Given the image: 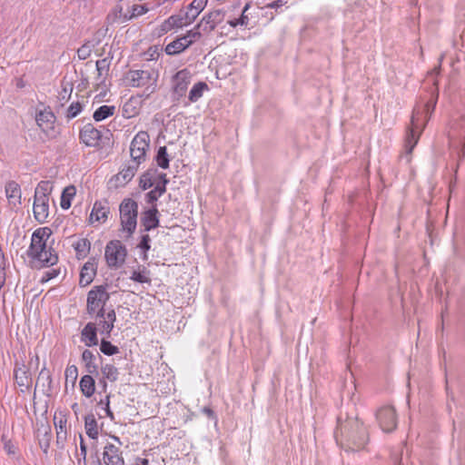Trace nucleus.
<instances>
[{
  "mask_svg": "<svg viewBox=\"0 0 465 465\" xmlns=\"http://www.w3.org/2000/svg\"><path fill=\"white\" fill-rule=\"evenodd\" d=\"M14 375L16 384L21 388L23 392L32 386L33 379L29 368L24 362L15 364Z\"/></svg>",
  "mask_w": 465,
  "mask_h": 465,
  "instance_id": "nucleus-12",
  "label": "nucleus"
},
{
  "mask_svg": "<svg viewBox=\"0 0 465 465\" xmlns=\"http://www.w3.org/2000/svg\"><path fill=\"white\" fill-rule=\"evenodd\" d=\"M159 211L156 205L152 206V208L144 211L142 213L141 223L143 226L144 232H149L154 228L159 226Z\"/></svg>",
  "mask_w": 465,
  "mask_h": 465,
  "instance_id": "nucleus-18",
  "label": "nucleus"
},
{
  "mask_svg": "<svg viewBox=\"0 0 465 465\" xmlns=\"http://www.w3.org/2000/svg\"><path fill=\"white\" fill-rule=\"evenodd\" d=\"M158 74L153 69L129 70L124 77L126 86L143 88L139 97L147 100L157 89Z\"/></svg>",
  "mask_w": 465,
  "mask_h": 465,
  "instance_id": "nucleus-4",
  "label": "nucleus"
},
{
  "mask_svg": "<svg viewBox=\"0 0 465 465\" xmlns=\"http://www.w3.org/2000/svg\"><path fill=\"white\" fill-rule=\"evenodd\" d=\"M107 380H104V377L99 381V384L102 385V390L104 392H106L107 391Z\"/></svg>",
  "mask_w": 465,
  "mask_h": 465,
  "instance_id": "nucleus-63",
  "label": "nucleus"
},
{
  "mask_svg": "<svg viewBox=\"0 0 465 465\" xmlns=\"http://www.w3.org/2000/svg\"><path fill=\"white\" fill-rule=\"evenodd\" d=\"M287 3L286 0H275L266 5L267 8L279 9Z\"/></svg>",
  "mask_w": 465,
  "mask_h": 465,
  "instance_id": "nucleus-56",
  "label": "nucleus"
},
{
  "mask_svg": "<svg viewBox=\"0 0 465 465\" xmlns=\"http://www.w3.org/2000/svg\"><path fill=\"white\" fill-rule=\"evenodd\" d=\"M150 242H151L150 236L148 234H143L141 236V241H140L139 244L137 245V247L143 251L142 259L144 261H146L148 259L147 252L151 248Z\"/></svg>",
  "mask_w": 465,
  "mask_h": 465,
  "instance_id": "nucleus-42",
  "label": "nucleus"
},
{
  "mask_svg": "<svg viewBox=\"0 0 465 465\" xmlns=\"http://www.w3.org/2000/svg\"><path fill=\"white\" fill-rule=\"evenodd\" d=\"M155 161L157 165L163 169H167L169 167L170 158L167 153L166 146L159 147L155 156Z\"/></svg>",
  "mask_w": 465,
  "mask_h": 465,
  "instance_id": "nucleus-38",
  "label": "nucleus"
},
{
  "mask_svg": "<svg viewBox=\"0 0 465 465\" xmlns=\"http://www.w3.org/2000/svg\"><path fill=\"white\" fill-rule=\"evenodd\" d=\"M208 89V85L204 82L196 83L189 92L188 99L190 103L197 102L203 94V92Z\"/></svg>",
  "mask_w": 465,
  "mask_h": 465,
  "instance_id": "nucleus-30",
  "label": "nucleus"
},
{
  "mask_svg": "<svg viewBox=\"0 0 465 465\" xmlns=\"http://www.w3.org/2000/svg\"><path fill=\"white\" fill-rule=\"evenodd\" d=\"M49 197L35 194L34 204H48Z\"/></svg>",
  "mask_w": 465,
  "mask_h": 465,
  "instance_id": "nucleus-57",
  "label": "nucleus"
},
{
  "mask_svg": "<svg viewBox=\"0 0 465 465\" xmlns=\"http://www.w3.org/2000/svg\"><path fill=\"white\" fill-rule=\"evenodd\" d=\"M82 109L83 106L79 102L73 103L67 109V118L72 119L76 117Z\"/></svg>",
  "mask_w": 465,
  "mask_h": 465,
  "instance_id": "nucleus-47",
  "label": "nucleus"
},
{
  "mask_svg": "<svg viewBox=\"0 0 465 465\" xmlns=\"http://www.w3.org/2000/svg\"><path fill=\"white\" fill-rule=\"evenodd\" d=\"M153 184L154 181L153 180V175L151 173H145L141 176L139 185L143 190H147Z\"/></svg>",
  "mask_w": 465,
  "mask_h": 465,
  "instance_id": "nucleus-45",
  "label": "nucleus"
},
{
  "mask_svg": "<svg viewBox=\"0 0 465 465\" xmlns=\"http://www.w3.org/2000/svg\"><path fill=\"white\" fill-rule=\"evenodd\" d=\"M76 193L75 187L74 185L67 186L64 189L61 195V203L60 205L62 209L67 210L71 207V202L74 197Z\"/></svg>",
  "mask_w": 465,
  "mask_h": 465,
  "instance_id": "nucleus-32",
  "label": "nucleus"
},
{
  "mask_svg": "<svg viewBox=\"0 0 465 465\" xmlns=\"http://www.w3.org/2000/svg\"><path fill=\"white\" fill-rule=\"evenodd\" d=\"M130 279L139 283H151L150 272L145 267L139 271H134Z\"/></svg>",
  "mask_w": 465,
  "mask_h": 465,
  "instance_id": "nucleus-37",
  "label": "nucleus"
},
{
  "mask_svg": "<svg viewBox=\"0 0 465 465\" xmlns=\"http://www.w3.org/2000/svg\"><path fill=\"white\" fill-rule=\"evenodd\" d=\"M149 11V9L146 7L145 5H134L132 6V13L129 16L130 19L137 16H141L144 14H146Z\"/></svg>",
  "mask_w": 465,
  "mask_h": 465,
  "instance_id": "nucleus-48",
  "label": "nucleus"
},
{
  "mask_svg": "<svg viewBox=\"0 0 465 465\" xmlns=\"http://www.w3.org/2000/svg\"><path fill=\"white\" fill-rule=\"evenodd\" d=\"M225 17V13L223 10H214L204 15L200 23L197 25V28H202L204 32L213 31L215 26L221 24Z\"/></svg>",
  "mask_w": 465,
  "mask_h": 465,
  "instance_id": "nucleus-11",
  "label": "nucleus"
},
{
  "mask_svg": "<svg viewBox=\"0 0 465 465\" xmlns=\"http://www.w3.org/2000/svg\"><path fill=\"white\" fill-rule=\"evenodd\" d=\"M52 192V183L49 181H41L36 188L35 194L49 196Z\"/></svg>",
  "mask_w": 465,
  "mask_h": 465,
  "instance_id": "nucleus-44",
  "label": "nucleus"
},
{
  "mask_svg": "<svg viewBox=\"0 0 465 465\" xmlns=\"http://www.w3.org/2000/svg\"><path fill=\"white\" fill-rule=\"evenodd\" d=\"M119 212L122 231L126 233V237H131L137 226L138 203L131 198H125L119 206Z\"/></svg>",
  "mask_w": 465,
  "mask_h": 465,
  "instance_id": "nucleus-5",
  "label": "nucleus"
},
{
  "mask_svg": "<svg viewBox=\"0 0 465 465\" xmlns=\"http://www.w3.org/2000/svg\"><path fill=\"white\" fill-rule=\"evenodd\" d=\"M82 361L84 364V368L87 373L90 374H97L98 373V364L96 362L97 358L102 359L99 352L94 353L91 350L85 349L82 352Z\"/></svg>",
  "mask_w": 465,
  "mask_h": 465,
  "instance_id": "nucleus-21",
  "label": "nucleus"
},
{
  "mask_svg": "<svg viewBox=\"0 0 465 465\" xmlns=\"http://www.w3.org/2000/svg\"><path fill=\"white\" fill-rule=\"evenodd\" d=\"M115 110L116 108L114 105H102L94 111L93 117L94 121L100 122L114 115Z\"/></svg>",
  "mask_w": 465,
  "mask_h": 465,
  "instance_id": "nucleus-31",
  "label": "nucleus"
},
{
  "mask_svg": "<svg viewBox=\"0 0 465 465\" xmlns=\"http://www.w3.org/2000/svg\"><path fill=\"white\" fill-rule=\"evenodd\" d=\"M65 379L71 381L73 383L75 382L78 377V370L75 365H70L65 369Z\"/></svg>",
  "mask_w": 465,
  "mask_h": 465,
  "instance_id": "nucleus-49",
  "label": "nucleus"
},
{
  "mask_svg": "<svg viewBox=\"0 0 465 465\" xmlns=\"http://www.w3.org/2000/svg\"><path fill=\"white\" fill-rule=\"evenodd\" d=\"M189 24L182 15H173L164 20L158 27V35H163L174 28H182Z\"/></svg>",
  "mask_w": 465,
  "mask_h": 465,
  "instance_id": "nucleus-16",
  "label": "nucleus"
},
{
  "mask_svg": "<svg viewBox=\"0 0 465 465\" xmlns=\"http://www.w3.org/2000/svg\"><path fill=\"white\" fill-rule=\"evenodd\" d=\"M81 141L89 147H97L102 140V133L93 124H86L80 131Z\"/></svg>",
  "mask_w": 465,
  "mask_h": 465,
  "instance_id": "nucleus-10",
  "label": "nucleus"
},
{
  "mask_svg": "<svg viewBox=\"0 0 465 465\" xmlns=\"http://www.w3.org/2000/svg\"><path fill=\"white\" fill-rule=\"evenodd\" d=\"M37 384H40L43 388H46L47 391L52 390V377L46 367H43L40 371Z\"/></svg>",
  "mask_w": 465,
  "mask_h": 465,
  "instance_id": "nucleus-39",
  "label": "nucleus"
},
{
  "mask_svg": "<svg viewBox=\"0 0 465 465\" xmlns=\"http://www.w3.org/2000/svg\"><path fill=\"white\" fill-rule=\"evenodd\" d=\"M45 435L47 437L45 441L40 440V446L43 449L45 452H47V450L49 448V440L51 435V429L49 426L44 427Z\"/></svg>",
  "mask_w": 465,
  "mask_h": 465,
  "instance_id": "nucleus-51",
  "label": "nucleus"
},
{
  "mask_svg": "<svg viewBox=\"0 0 465 465\" xmlns=\"http://www.w3.org/2000/svg\"><path fill=\"white\" fill-rule=\"evenodd\" d=\"M73 246L76 252L77 257L84 258L89 252L91 244L87 239L82 238L75 242Z\"/></svg>",
  "mask_w": 465,
  "mask_h": 465,
  "instance_id": "nucleus-35",
  "label": "nucleus"
},
{
  "mask_svg": "<svg viewBox=\"0 0 465 465\" xmlns=\"http://www.w3.org/2000/svg\"><path fill=\"white\" fill-rule=\"evenodd\" d=\"M192 74L187 69L178 71L173 77V96L175 101H179L186 94L187 88L191 84Z\"/></svg>",
  "mask_w": 465,
  "mask_h": 465,
  "instance_id": "nucleus-8",
  "label": "nucleus"
},
{
  "mask_svg": "<svg viewBox=\"0 0 465 465\" xmlns=\"http://www.w3.org/2000/svg\"><path fill=\"white\" fill-rule=\"evenodd\" d=\"M94 275H95L94 264L91 263V262H86L82 268V271L80 273L79 284L84 287L89 285L93 282Z\"/></svg>",
  "mask_w": 465,
  "mask_h": 465,
  "instance_id": "nucleus-28",
  "label": "nucleus"
},
{
  "mask_svg": "<svg viewBox=\"0 0 465 465\" xmlns=\"http://www.w3.org/2000/svg\"><path fill=\"white\" fill-rule=\"evenodd\" d=\"M160 196L161 195H158V193L153 189L146 193V202L147 203L152 204V206L156 205L155 203Z\"/></svg>",
  "mask_w": 465,
  "mask_h": 465,
  "instance_id": "nucleus-52",
  "label": "nucleus"
},
{
  "mask_svg": "<svg viewBox=\"0 0 465 465\" xmlns=\"http://www.w3.org/2000/svg\"><path fill=\"white\" fill-rule=\"evenodd\" d=\"M101 372L104 380H107L110 382H114L118 380L119 371L118 369L113 364H104L101 367Z\"/></svg>",
  "mask_w": 465,
  "mask_h": 465,
  "instance_id": "nucleus-33",
  "label": "nucleus"
},
{
  "mask_svg": "<svg viewBox=\"0 0 465 465\" xmlns=\"http://www.w3.org/2000/svg\"><path fill=\"white\" fill-rule=\"evenodd\" d=\"M203 412L207 415L209 418H212V419H215V414L213 412V411L208 407H204L203 409Z\"/></svg>",
  "mask_w": 465,
  "mask_h": 465,
  "instance_id": "nucleus-59",
  "label": "nucleus"
},
{
  "mask_svg": "<svg viewBox=\"0 0 465 465\" xmlns=\"http://www.w3.org/2000/svg\"><path fill=\"white\" fill-rule=\"evenodd\" d=\"M249 7H250V5L246 4L245 6L243 7L242 11L241 16L239 18H237V19H230V20H228V24L232 27H236L238 25H242V26L244 25V26H246L249 24V17L246 15V12L249 9Z\"/></svg>",
  "mask_w": 465,
  "mask_h": 465,
  "instance_id": "nucleus-41",
  "label": "nucleus"
},
{
  "mask_svg": "<svg viewBox=\"0 0 465 465\" xmlns=\"http://www.w3.org/2000/svg\"><path fill=\"white\" fill-rule=\"evenodd\" d=\"M34 216L37 222L44 223L49 214V204H34Z\"/></svg>",
  "mask_w": 465,
  "mask_h": 465,
  "instance_id": "nucleus-34",
  "label": "nucleus"
},
{
  "mask_svg": "<svg viewBox=\"0 0 465 465\" xmlns=\"http://www.w3.org/2000/svg\"><path fill=\"white\" fill-rule=\"evenodd\" d=\"M72 90V87L64 86L61 92L59 93V98L61 100L67 101L71 96Z\"/></svg>",
  "mask_w": 465,
  "mask_h": 465,
  "instance_id": "nucleus-53",
  "label": "nucleus"
},
{
  "mask_svg": "<svg viewBox=\"0 0 465 465\" xmlns=\"http://www.w3.org/2000/svg\"><path fill=\"white\" fill-rule=\"evenodd\" d=\"M134 465H149V462L147 459L137 458Z\"/></svg>",
  "mask_w": 465,
  "mask_h": 465,
  "instance_id": "nucleus-62",
  "label": "nucleus"
},
{
  "mask_svg": "<svg viewBox=\"0 0 465 465\" xmlns=\"http://www.w3.org/2000/svg\"><path fill=\"white\" fill-rule=\"evenodd\" d=\"M140 97L132 96L123 106V115L125 118H132L139 114L141 108Z\"/></svg>",
  "mask_w": 465,
  "mask_h": 465,
  "instance_id": "nucleus-25",
  "label": "nucleus"
},
{
  "mask_svg": "<svg viewBox=\"0 0 465 465\" xmlns=\"http://www.w3.org/2000/svg\"><path fill=\"white\" fill-rule=\"evenodd\" d=\"M110 60L108 58H103L96 61V71L97 76L95 82L97 85L105 84V80L108 75Z\"/></svg>",
  "mask_w": 465,
  "mask_h": 465,
  "instance_id": "nucleus-26",
  "label": "nucleus"
},
{
  "mask_svg": "<svg viewBox=\"0 0 465 465\" xmlns=\"http://www.w3.org/2000/svg\"><path fill=\"white\" fill-rule=\"evenodd\" d=\"M208 0H193L183 15L186 23L192 24L206 6Z\"/></svg>",
  "mask_w": 465,
  "mask_h": 465,
  "instance_id": "nucleus-22",
  "label": "nucleus"
},
{
  "mask_svg": "<svg viewBox=\"0 0 465 465\" xmlns=\"http://www.w3.org/2000/svg\"><path fill=\"white\" fill-rule=\"evenodd\" d=\"M5 194L10 204L16 206L20 203L21 189L15 181H10L5 185Z\"/></svg>",
  "mask_w": 465,
  "mask_h": 465,
  "instance_id": "nucleus-24",
  "label": "nucleus"
},
{
  "mask_svg": "<svg viewBox=\"0 0 465 465\" xmlns=\"http://www.w3.org/2000/svg\"><path fill=\"white\" fill-rule=\"evenodd\" d=\"M411 125H412V127H411L410 134H408L407 140H406V146L408 147V151L410 153L412 151L413 147L415 146V144L417 143V141H418V137H416L415 132H414V129L418 128L417 117H416L415 113L413 114V115L411 117Z\"/></svg>",
  "mask_w": 465,
  "mask_h": 465,
  "instance_id": "nucleus-36",
  "label": "nucleus"
},
{
  "mask_svg": "<svg viewBox=\"0 0 465 465\" xmlns=\"http://www.w3.org/2000/svg\"><path fill=\"white\" fill-rule=\"evenodd\" d=\"M80 390L86 398H90L95 391V381L92 374L84 375L79 382Z\"/></svg>",
  "mask_w": 465,
  "mask_h": 465,
  "instance_id": "nucleus-27",
  "label": "nucleus"
},
{
  "mask_svg": "<svg viewBox=\"0 0 465 465\" xmlns=\"http://www.w3.org/2000/svg\"><path fill=\"white\" fill-rule=\"evenodd\" d=\"M103 460L105 465H124L123 452L120 448L107 443L104 448Z\"/></svg>",
  "mask_w": 465,
  "mask_h": 465,
  "instance_id": "nucleus-13",
  "label": "nucleus"
},
{
  "mask_svg": "<svg viewBox=\"0 0 465 465\" xmlns=\"http://www.w3.org/2000/svg\"><path fill=\"white\" fill-rule=\"evenodd\" d=\"M200 29L201 28H197L196 25L193 29L188 31L186 35H183V38H186L187 41H190V45L201 38L202 34Z\"/></svg>",
  "mask_w": 465,
  "mask_h": 465,
  "instance_id": "nucleus-46",
  "label": "nucleus"
},
{
  "mask_svg": "<svg viewBox=\"0 0 465 465\" xmlns=\"http://www.w3.org/2000/svg\"><path fill=\"white\" fill-rule=\"evenodd\" d=\"M154 191L158 193V195H163L166 192V185L167 183H164L163 182H154Z\"/></svg>",
  "mask_w": 465,
  "mask_h": 465,
  "instance_id": "nucleus-55",
  "label": "nucleus"
},
{
  "mask_svg": "<svg viewBox=\"0 0 465 465\" xmlns=\"http://www.w3.org/2000/svg\"><path fill=\"white\" fill-rule=\"evenodd\" d=\"M460 129L462 131L461 135H464V144H463V146L465 147V118L462 120V122L460 124Z\"/></svg>",
  "mask_w": 465,
  "mask_h": 465,
  "instance_id": "nucleus-64",
  "label": "nucleus"
},
{
  "mask_svg": "<svg viewBox=\"0 0 465 465\" xmlns=\"http://www.w3.org/2000/svg\"><path fill=\"white\" fill-rule=\"evenodd\" d=\"M154 182H163L164 183H169L166 173H161L157 174V179Z\"/></svg>",
  "mask_w": 465,
  "mask_h": 465,
  "instance_id": "nucleus-58",
  "label": "nucleus"
},
{
  "mask_svg": "<svg viewBox=\"0 0 465 465\" xmlns=\"http://www.w3.org/2000/svg\"><path fill=\"white\" fill-rule=\"evenodd\" d=\"M92 53L91 46L89 45H83L80 48L77 50V55L78 58L81 60L87 59Z\"/></svg>",
  "mask_w": 465,
  "mask_h": 465,
  "instance_id": "nucleus-50",
  "label": "nucleus"
},
{
  "mask_svg": "<svg viewBox=\"0 0 465 465\" xmlns=\"http://www.w3.org/2000/svg\"><path fill=\"white\" fill-rule=\"evenodd\" d=\"M126 255L127 250L120 241L113 240L107 243L104 256L110 268H117L124 264Z\"/></svg>",
  "mask_w": 465,
  "mask_h": 465,
  "instance_id": "nucleus-6",
  "label": "nucleus"
},
{
  "mask_svg": "<svg viewBox=\"0 0 465 465\" xmlns=\"http://www.w3.org/2000/svg\"><path fill=\"white\" fill-rule=\"evenodd\" d=\"M376 419L381 429L385 432L392 431L397 426L396 411L391 406H384L379 409Z\"/></svg>",
  "mask_w": 465,
  "mask_h": 465,
  "instance_id": "nucleus-9",
  "label": "nucleus"
},
{
  "mask_svg": "<svg viewBox=\"0 0 465 465\" xmlns=\"http://www.w3.org/2000/svg\"><path fill=\"white\" fill-rule=\"evenodd\" d=\"M29 364L31 366H35V368H38L39 365V357L38 355H35L30 359Z\"/></svg>",
  "mask_w": 465,
  "mask_h": 465,
  "instance_id": "nucleus-60",
  "label": "nucleus"
},
{
  "mask_svg": "<svg viewBox=\"0 0 465 465\" xmlns=\"http://www.w3.org/2000/svg\"><path fill=\"white\" fill-rule=\"evenodd\" d=\"M84 429L87 436L93 440H96L99 435L97 420L94 414H88L84 418Z\"/></svg>",
  "mask_w": 465,
  "mask_h": 465,
  "instance_id": "nucleus-29",
  "label": "nucleus"
},
{
  "mask_svg": "<svg viewBox=\"0 0 465 465\" xmlns=\"http://www.w3.org/2000/svg\"><path fill=\"white\" fill-rule=\"evenodd\" d=\"M97 323L88 322L81 331V341L87 347H94L98 344Z\"/></svg>",
  "mask_w": 465,
  "mask_h": 465,
  "instance_id": "nucleus-19",
  "label": "nucleus"
},
{
  "mask_svg": "<svg viewBox=\"0 0 465 465\" xmlns=\"http://www.w3.org/2000/svg\"><path fill=\"white\" fill-rule=\"evenodd\" d=\"M110 208L107 202L96 201L94 203L90 213L89 221L91 223L94 222L104 223L108 218Z\"/></svg>",
  "mask_w": 465,
  "mask_h": 465,
  "instance_id": "nucleus-20",
  "label": "nucleus"
},
{
  "mask_svg": "<svg viewBox=\"0 0 465 465\" xmlns=\"http://www.w3.org/2000/svg\"><path fill=\"white\" fill-rule=\"evenodd\" d=\"M80 454L83 458V463L84 465H86V454H87V447L84 441V439L82 436H80Z\"/></svg>",
  "mask_w": 465,
  "mask_h": 465,
  "instance_id": "nucleus-54",
  "label": "nucleus"
},
{
  "mask_svg": "<svg viewBox=\"0 0 465 465\" xmlns=\"http://www.w3.org/2000/svg\"><path fill=\"white\" fill-rule=\"evenodd\" d=\"M51 232V230L47 227L38 228L33 232L30 246L26 251L33 265L48 267L57 262V254L54 252L52 248L47 249L46 247V242Z\"/></svg>",
  "mask_w": 465,
  "mask_h": 465,
  "instance_id": "nucleus-2",
  "label": "nucleus"
},
{
  "mask_svg": "<svg viewBox=\"0 0 465 465\" xmlns=\"http://www.w3.org/2000/svg\"><path fill=\"white\" fill-rule=\"evenodd\" d=\"M139 163L131 161L127 165H125L117 174L114 175V179L115 181L116 186H124L128 183L136 173Z\"/></svg>",
  "mask_w": 465,
  "mask_h": 465,
  "instance_id": "nucleus-15",
  "label": "nucleus"
},
{
  "mask_svg": "<svg viewBox=\"0 0 465 465\" xmlns=\"http://www.w3.org/2000/svg\"><path fill=\"white\" fill-rule=\"evenodd\" d=\"M340 436L341 440H345L347 448L353 451L363 449L369 440L367 430L358 418L341 422L335 432L337 441Z\"/></svg>",
  "mask_w": 465,
  "mask_h": 465,
  "instance_id": "nucleus-3",
  "label": "nucleus"
},
{
  "mask_svg": "<svg viewBox=\"0 0 465 465\" xmlns=\"http://www.w3.org/2000/svg\"><path fill=\"white\" fill-rule=\"evenodd\" d=\"M190 46V41L183 36L177 37L165 46V53L169 55H176Z\"/></svg>",
  "mask_w": 465,
  "mask_h": 465,
  "instance_id": "nucleus-23",
  "label": "nucleus"
},
{
  "mask_svg": "<svg viewBox=\"0 0 465 465\" xmlns=\"http://www.w3.org/2000/svg\"><path fill=\"white\" fill-rule=\"evenodd\" d=\"M110 397L111 394H107L104 399H101L98 402V406H101L105 412V416L108 417L112 421H114V414L110 408Z\"/></svg>",
  "mask_w": 465,
  "mask_h": 465,
  "instance_id": "nucleus-43",
  "label": "nucleus"
},
{
  "mask_svg": "<svg viewBox=\"0 0 465 465\" xmlns=\"http://www.w3.org/2000/svg\"><path fill=\"white\" fill-rule=\"evenodd\" d=\"M150 138L147 132L141 131L136 134L131 142L130 154L132 160L139 164L145 160L149 148Z\"/></svg>",
  "mask_w": 465,
  "mask_h": 465,
  "instance_id": "nucleus-7",
  "label": "nucleus"
},
{
  "mask_svg": "<svg viewBox=\"0 0 465 465\" xmlns=\"http://www.w3.org/2000/svg\"><path fill=\"white\" fill-rule=\"evenodd\" d=\"M54 428L56 430V443L63 447L67 438V418L64 412L55 413L54 416Z\"/></svg>",
  "mask_w": 465,
  "mask_h": 465,
  "instance_id": "nucleus-14",
  "label": "nucleus"
},
{
  "mask_svg": "<svg viewBox=\"0 0 465 465\" xmlns=\"http://www.w3.org/2000/svg\"><path fill=\"white\" fill-rule=\"evenodd\" d=\"M109 299L110 294L107 292V286L96 285L88 292L86 300L87 313L96 315V320L99 321L100 334H105L107 338H110L116 321L114 310L111 308L106 312L104 308Z\"/></svg>",
  "mask_w": 465,
  "mask_h": 465,
  "instance_id": "nucleus-1",
  "label": "nucleus"
},
{
  "mask_svg": "<svg viewBox=\"0 0 465 465\" xmlns=\"http://www.w3.org/2000/svg\"><path fill=\"white\" fill-rule=\"evenodd\" d=\"M104 338L101 340L100 343V351L104 355L112 356L119 352V348L114 344H112L109 341H107V337L105 334H103Z\"/></svg>",
  "mask_w": 465,
  "mask_h": 465,
  "instance_id": "nucleus-40",
  "label": "nucleus"
},
{
  "mask_svg": "<svg viewBox=\"0 0 465 465\" xmlns=\"http://www.w3.org/2000/svg\"><path fill=\"white\" fill-rule=\"evenodd\" d=\"M57 275V272L54 270L53 272H47L45 273V277H44L43 281H48Z\"/></svg>",
  "mask_w": 465,
  "mask_h": 465,
  "instance_id": "nucleus-61",
  "label": "nucleus"
},
{
  "mask_svg": "<svg viewBox=\"0 0 465 465\" xmlns=\"http://www.w3.org/2000/svg\"><path fill=\"white\" fill-rule=\"evenodd\" d=\"M35 121L39 128L49 135L54 129L55 116L51 110L45 109L36 114Z\"/></svg>",
  "mask_w": 465,
  "mask_h": 465,
  "instance_id": "nucleus-17",
  "label": "nucleus"
}]
</instances>
